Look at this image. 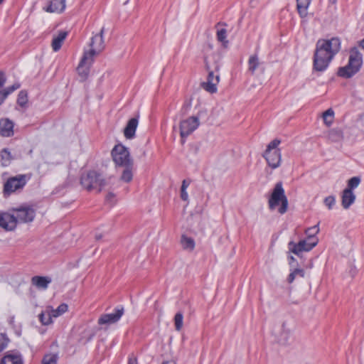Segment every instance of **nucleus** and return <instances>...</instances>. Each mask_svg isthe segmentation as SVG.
<instances>
[{
  "instance_id": "obj_34",
  "label": "nucleus",
  "mask_w": 364,
  "mask_h": 364,
  "mask_svg": "<svg viewBox=\"0 0 364 364\" xmlns=\"http://www.w3.org/2000/svg\"><path fill=\"white\" fill-rule=\"evenodd\" d=\"M38 318L43 325H49L53 322V316L47 309L39 314Z\"/></svg>"
},
{
  "instance_id": "obj_45",
  "label": "nucleus",
  "mask_w": 364,
  "mask_h": 364,
  "mask_svg": "<svg viewBox=\"0 0 364 364\" xmlns=\"http://www.w3.org/2000/svg\"><path fill=\"white\" fill-rule=\"evenodd\" d=\"M6 82V77L4 74L0 71V88L4 86Z\"/></svg>"
},
{
  "instance_id": "obj_2",
  "label": "nucleus",
  "mask_w": 364,
  "mask_h": 364,
  "mask_svg": "<svg viewBox=\"0 0 364 364\" xmlns=\"http://www.w3.org/2000/svg\"><path fill=\"white\" fill-rule=\"evenodd\" d=\"M319 232L318 225H314L308 228L305 232L308 235L307 240H300L298 243L290 241L288 243V248L289 252L296 255H299L302 252H309L318 243V239L314 237Z\"/></svg>"
},
{
  "instance_id": "obj_25",
  "label": "nucleus",
  "mask_w": 364,
  "mask_h": 364,
  "mask_svg": "<svg viewBox=\"0 0 364 364\" xmlns=\"http://www.w3.org/2000/svg\"><path fill=\"white\" fill-rule=\"evenodd\" d=\"M222 23H219L217 25V39L221 42L224 46H226L228 41L226 40L227 31L225 28H221Z\"/></svg>"
},
{
  "instance_id": "obj_30",
  "label": "nucleus",
  "mask_w": 364,
  "mask_h": 364,
  "mask_svg": "<svg viewBox=\"0 0 364 364\" xmlns=\"http://www.w3.org/2000/svg\"><path fill=\"white\" fill-rule=\"evenodd\" d=\"M290 333V329L287 327L285 323H283L282 325V331L278 337V341L282 344H285L289 338Z\"/></svg>"
},
{
  "instance_id": "obj_42",
  "label": "nucleus",
  "mask_w": 364,
  "mask_h": 364,
  "mask_svg": "<svg viewBox=\"0 0 364 364\" xmlns=\"http://www.w3.org/2000/svg\"><path fill=\"white\" fill-rule=\"evenodd\" d=\"M181 198L184 201H188V194L186 190L181 189Z\"/></svg>"
},
{
  "instance_id": "obj_31",
  "label": "nucleus",
  "mask_w": 364,
  "mask_h": 364,
  "mask_svg": "<svg viewBox=\"0 0 364 364\" xmlns=\"http://www.w3.org/2000/svg\"><path fill=\"white\" fill-rule=\"evenodd\" d=\"M47 309L53 318H56L68 311V306L65 304H62L55 309H51L50 307H47Z\"/></svg>"
},
{
  "instance_id": "obj_32",
  "label": "nucleus",
  "mask_w": 364,
  "mask_h": 364,
  "mask_svg": "<svg viewBox=\"0 0 364 364\" xmlns=\"http://www.w3.org/2000/svg\"><path fill=\"white\" fill-rule=\"evenodd\" d=\"M260 62L256 55H251L248 60V70L253 74L255 70L259 68Z\"/></svg>"
},
{
  "instance_id": "obj_7",
  "label": "nucleus",
  "mask_w": 364,
  "mask_h": 364,
  "mask_svg": "<svg viewBox=\"0 0 364 364\" xmlns=\"http://www.w3.org/2000/svg\"><path fill=\"white\" fill-rule=\"evenodd\" d=\"M11 211L14 213L16 224L31 223L36 217V210L32 205L28 204L13 208Z\"/></svg>"
},
{
  "instance_id": "obj_12",
  "label": "nucleus",
  "mask_w": 364,
  "mask_h": 364,
  "mask_svg": "<svg viewBox=\"0 0 364 364\" xmlns=\"http://www.w3.org/2000/svg\"><path fill=\"white\" fill-rule=\"evenodd\" d=\"M200 125L199 118L198 117H190L180 122V135L182 139V144L185 142V139L192 134Z\"/></svg>"
},
{
  "instance_id": "obj_33",
  "label": "nucleus",
  "mask_w": 364,
  "mask_h": 364,
  "mask_svg": "<svg viewBox=\"0 0 364 364\" xmlns=\"http://www.w3.org/2000/svg\"><path fill=\"white\" fill-rule=\"evenodd\" d=\"M124 171L121 176V180L124 182L129 183L132 180L133 178V173H132V169L133 166H127V167H123Z\"/></svg>"
},
{
  "instance_id": "obj_23",
  "label": "nucleus",
  "mask_w": 364,
  "mask_h": 364,
  "mask_svg": "<svg viewBox=\"0 0 364 364\" xmlns=\"http://www.w3.org/2000/svg\"><path fill=\"white\" fill-rule=\"evenodd\" d=\"M65 9V0H53L46 11L48 12H62Z\"/></svg>"
},
{
  "instance_id": "obj_26",
  "label": "nucleus",
  "mask_w": 364,
  "mask_h": 364,
  "mask_svg": "<svg viewBox=\"0 0 364 364\" xmlns=\"http://www.w3.org/2000/svg\"><path fill=\"white\" fill-rule=\"evenodd\" d=\"M334 116V111L331 108L328 109L322 114L323 122L327 127H330L333 124Z\"/></svg>"
},
{
  "instance_id": "obj_10",
  "label": "nucleus",
  "mask_w": 364,
  "mask_h": 364,
  "mask_svg": "<svg viewBox=\"0 0 364 364\" xmlns=\"http://www.w3.org/2000/svg\"><path fill=\"white\" fill-rule=\"evenodd\" d=\"M30 177L26 174H19L7 179L4 186L5 194L10 195L16 191L22 190Z\"/></svg>"
},
{
  "instance_id": "obj_38",
  "label": "nucleus",
  "mask_w": 364,
  "mask_h": 364,
  "mask_svg": "<svg viewBox=\"0 0 364 364\" xmlns=\"http://www.w3.org/2000/svg\"><path fill=\"white\" fill-rule=\"evenodd\" d=\"M28 99H27V93L24 91H21L18 93L17 102L18 104L23 107L27 103Z\"/></svg>"
},
{
  "instance_id": "obj_20",
  "label": "nucleus",
  "mask_w": 364,
  "mask_h": 364,
  "mask_svg": "<svg viewBox=\"0 0 364 364\" xmlns=\"http://www.w3.org/2000/svg\"><path fill=\"white\" fill-rule=\"evenodd\" d=\"M51 282V279L48 277L35 276L31 279V283L38 289H46L48 285Z\"/></svg>"
},
{
  "instance_id": "obj_53",
  "label": "nucleus",
  "mask_w": 364,
  "mask_h": 364,
  "mask_svg": "<svg viewBox=\"0 0 364 364\" xmlns=\"http://www.w3.org/2000/svg\"><path fill=\"white\" fill-rule=\"evenodd\" d=\"M4 0H0V4L4 1Z\"/></svg>"
},
{
  "instance_id": "obj_29",
  "label": "nucleus",
  "mask_w": 364,
  "mask_h": 364,
  "mask_svg": "<svg viewBox=\"0 0 364 364\" xmlns=\"http://www.w3.org/2000/svg\"><path fill=\"white\" fill-rule=\"evenodd\" d=\"M305 276V272L303 269L301 268H294V269H291V272L287 277V282L289 284H291L296 277H299L301 278H304Z\"/></svg>"
},
{
  "instance_id": "obj_40",
  "label": "nucleus",
  "mask_w": 364,
  "mask_h": 364,
  "mask_svg": "<svg viewBox=\"0 0 364 364\" xmlns=\"http://www.w3.org/2000/svg\"><path fill=\"white\" fill-rule=\"evenodd\" d=\"M19 87H20V84L16 82V83H14L13 85L7 87L6 89H4L3 91L6 95V96H8L9 95H10L11 93H12L14 91L18 89Z\"/></svg>"
},
{
  "instance_id": "obj_11",
  "label": "nucleus",
  "mask_w": 364,
  "mask_h": 364,
  "mask_svg": "<svg viewBox=\"0 0 364 364\" xmlns=\"http://www.w3.org/2000/svg\"><path fill=\"white\" fill-rule=\"evenodd\" d=\"M97 55H98V54L94 53L90 48L84 50L82 57L77 68L79 75L83 80L87 78L90 68L94 62V58Z\"/></svg>"
},
{
  "instance_id": "obj_14",
  "label": "nucleus",
  "mask_w": 364,
  "mask_h": 364,
  "mask_svg": "<svg viewBox=\"0 0 364 364\" xmlns=\"http://www.w3.org/2000/svg\"><path fill=\"white\" fill-rule=\"evenodd\" d=\"M16 225L13 212L10 210L6 213H0V227L6 230H13Z\"/></svg>"
},
{
  "instance_id": "obj_8",
  "label": "nucleus",
  "mask_w": 364,
  "mask_h": 364,
  "mask_svg": "<svg viewBox=\"0 0 364 364\" xmlns=\"http://www.w3.org/2000/svg\"><path fill=\"white\" fill-rule=\"evenodd\" d=\"M82 186L88 191L96 189L100 192L105 186L106 182L95 171H90L81 177Z\"/></svg>"
},
{
  "instance_id": "obj_5",
  "label": "nucleus",
  "mask_w": 364,
  "mask_h": 364,
  "mask_svg": "<svg viewBox=\"0 0 364 364\" xmlns=\"http://www.w3.org/2000/svg\"><path fill=\"white\" fill-rule=\"evenodd\" d=\"M205 67L208 70L207 81L201 84L202 87L209 93H215L218 90V85L220 82V75L218 72L220 65L218 60H215L214 65H211L209 58L205 59Z\"/></svg>"
},
{
  "instance_id": "obj_51",
  "label": "nucleus",
  "mask_w": 364,
  "mask_h": 364,
  "mask_svg": "<svg viewBox=\"0 0 364 364\" xmlns=\"http://www.w3.org/2000/svg\"><path fill=\"white\" fill-rule=\"evenodd\" d=\"M102 235H96V239H97V240H100V239H101V238H102Z\"/></svg>"
},
{
  "instance_id": "obj_44",
  "label": "nucleus",
  "mask_w": 364,
  "mask_h": 364,
  "mask_svg": "<svg viewBox=\"0 0 364 364\" xmlns=\"http://www.w3.org/2000/svg\"><path fill=\"white\" fill-rule=\"evenodd\" d=\"M190 183H191V181L189 180H186V179L183 180L182 181L181 189V190H187V188L189 186Z\"/></svg>"
},
{
  "instance_id": "obj_48",
  "label": "nucleus",
  "mask_w": 364,
  "mask_h": 364,
  "mask_svg": "<svg viewBox=\"0 0 364 364\" xmlns=\"http://www.w3.org/2000/svg\"><path fill=\"white\" fill-rule=\"evenodd\" d=\"M289 264H291L292 262H294L296 260L293 256H290L289 257Z\"/></svg>"
},
{
  "instance_id": "obj_24",
  "label": "nucleus",
  "mask_w": 364,
  "mask_h": 364,
  "mask_svg": "<svg viewBox=\"0 0 364 364\" xmlns=\"http://www.w3.org/2000/svg\"><path fill=\"white\" fill-rule=\"evenodd\" d=\"M327 138L331 142H339L343 139V134L340 129H332L328 132Z\"/></svg>"
},
{
  "instance_id": "obj_39",
  "label": "nucleus",
  "mask_w": 364,
  "mask_h": 364,
  "mask_svg": "<svg viewBox=\"0 0 364 364\" xmlns=\"http://www.w3.org/2000/svg\"><path fill=\"white\" fill-rule=\"evenodd\" d=\"M336 199L334 196H330L324 199V204L328 207V209H331L335 205Z\"/></svg>"
},
{
  "instance_id": "obj_27",
  "label": "nucleus",
  "mask_w": 364,
  "mask_h": 364,
  "mask_svg": "<svg viewBox=\"0 0 364 364\" xmlns=\"http://www.w3.org/2000/svg\"><path fill=\"white\" fill-rule=\"evenodd\" d=\"M181 244L184 250L188 251H192L195 247L194 240L186 235L181 237Z\"/></svg>"
},
{
  "instance_id": "obj_52",
  "label": "nucleus",
  "mask_w": 364,
  "mask_h": 364,
  "mask_svg": "<svg viewBox=\"0 0 364 364\" xmlns=\"http://www.w3.org/2000/svg\"><path fill=\"white\" fill-rule=\"evenodd\" d=\"M331 2H332L333 4H335L336 0H329Z\"/></svg>"
},
{
  "instance_id": "obj_6",
  "label": "nucleus",
  "mask_w": 364,
  "mask_h": 364,
  "mask_svg": "<svg viewBox=\"0 0 364 364\" xmlns=\"http://www.w3.org/2000/svg\"><path fill=\"white\" fill-rule=\"evenodd\" d=\"M280 144L281 141L278 139L272 140L268 144L262 154L268 166L272 169L277 168L281 165L282 154L281 150L278 148Z\"/></svg>"
},
{
  "instance_id": "obj_41",
  "label": "nucleus",
  "mask_w": 364,
  "mask_h": 364,
  "mask_svg": "<svg viewBox=\"0 0 364 364\" xmlns=\"http://www.w3.org/2000/svg\"><path fill=\"white\" fill-rule=\"evenodd\" d=\"M8 344V339L6 338V336L0 333V352L2 351Z\"/></svg>"
},
{
  "instance_id": "obj_9",
  "label": "nucleus",
  "mask_w": 364,
  "mask_h": 364,
  "mask_svg": "<svg viewBox=\"0 0 364 364\" xmlns=\"http://www.w3.org/2000/svg\"><path fill=\"white\" fill-rule=\"evenodd\" d=\"M112 156L117 166L127 167V166H133V161L130 157L128 149L122 144H117L113 148Z\"/></svg>"
},
{
  "instance_id": "obj_46",
  "label": "nucleus",
  "mask_w": 364,
  "mask_h": 364,
  "mask_svg": "<svg viewBox=\"0 0 364 364\" xmlns=\"http://www.w3.org/2000/svg\"><path fill=\"white\" fill-rule=\"evenodd\" d=\"M128 364H138L136 358L134 355H131L129 358Z\"/></svg>"
},
{
  "instance_id": "obj_43",
  "label": "nucleus",
  "mask_w": 364,
  "mask_h": 364,
  "mask_svg": "<svg viewBox=\"0 0 364 364\" xmlns=\"http://www.w3.org/2000/svg\"><path fill=\"white\" fill-rule=\"evenodd\" d=\"M115 196L112 193H109L106 196V200L109 203H114Z\"/></svg>"
},
{
  "instance_id": "obj_49",
  "label": "nucleus",
  "mask_w": 364,
  "mask_h": 364,
  "mask_svg": "<svg viewBox=\"0 0 364 364\" xmlns=\"http://www.w3.org/2000/svg\"><path fill=\"white\" fill-rule=\"evenodd\" d=\"M360 46L364 50V39L360 41Z\"/></svg>"
},
{
  "instance_id": "obj_17",
  "label": "nucleus",
  "mask_w": 364,
  "mask_h": 364,
  "mask_svg": "<svg viewBox=\"0 0 364 364\" xmlns=\"http://www.w3.org/2000/svg\"><path fill=\"white\" fill-rule=\"evenodd\" d=\"M1 364H23V359L17 353L8 352L1 358Z\"/></svg>"
},
{
  "instance_id": "obj_22",
  "label": "nucleus",
  "mask_w": 364,
  "mask_h": 364,
  "mask_svg": "<svg viewBox=\"0 0 364 364\" xmlns=\"http://www.w3.org/2000/svg\"><path fill=\"white\" fill-rule=\"evenodd\" d=\"M311 0H296V8L301 18H304L308 15L307 9Z\"/></svg>"
},
{
  "instance_id": "obj_4",
  "label": "nucleus",
  "mask_w": 364,
  "mask_h": 364,
  "mask_svg": "<svg viewBox=\"0 0 364 364\" xmlns=\"http://www.w3.org/2000/svg\"><path fill=\"white\" fill-rule=\"evenodd\" d=\"M288 199L285 195L284 189L282 182L275 184L272 192L268 200V205L270 210H275L277 207L280 214H284L288 209Z\"/></svg>"
},
{
  "instance_id": "obj_19",
  "label": "nucleus",
  "mask_w": 364,
  "mask_h": 364,
  "mask_svg": "<svg viewBox=\"0 0 364 364\" xmlns=\"http://www.w3.org/2000/svg\"><path fill=\"white\" fill-rule=\"evenodd\" d=\"M137 126L138 119L136 117L129 119L124 130V136L127 139H132L135 135Z\"/></svg>"
},
{
  "instance_id": "obj_36",
  "label": "nucleus",
  "mask_w": 364,
  "mask_h": 364,
  "mask_svg": "<svg viewBox=\"0 0 364 364\" xmlns=\"http://www.w3.org/2000/svg\"><path fill=\"white\" fill-rule=\"evenodd\" d=\"M360 183V178L354 176L348 181V185L346 189H350V191H353L354 188H356Z\"/></svg>"
},
{
  "instance_id": "obj_1",
  "label": "nucleus",
  "mask_w": 364,
  "mask_h": 364,
  "mask_svg": "<svg viewBox=\"0 0 364 364\" xmlns=\"http://www.w3.org/2000/svg\"><path fill=\"white\" fill-rule=\"evenodd\" d=\"M340 49L341 41L338 38L318 40L314 58V69L317 71L325 70Z\"/></svg>"
},
{
  "instance_id": "obj_18",
  "label": "nucleus",
  "mask_w": 364,
  "mask_h": 364,
  "mask_svg": "<svg viewBox=\"0 0 364 364\" xmlns=\"http://www.w3.org/2000/svg\"><path fill=\"white\" fill-rule=\"evenodd\" d=\"M341 198V204L345 209H348L355 200V195L350 189H344Z\"/></svg>"
},
{
  "instance_id": "obj_13",
  "label": "nucleus",
  "mask_w": 364,
  "mask_h": 364,
  "mask_svg": "<svg viewBox=\"0 0 364 364\" xmlns=\"http://www.w3.org/2000/svg\"><path fill=\"white\" fill-rule=\"evenodd\" d=\"M104 32L105 28H102L100 33L93 36L91 38V41L89 44L90 48L93 50L94 53L100 54L105 48L104 42Z\"/></svg>"
},
{
  "instance_id": "obj_16",
  "label": "nucleus",
  "mask_w": 364,
  "mask_h": 364,
  "mask_svg": "<svg viewBox=\"0 0 364 364\" xmlns=\"http://www.w3.org/2000/svg\"><path fill=\"white\" fill-rule=\"evenodd\" d=\"M14 123L8 119L0 120V135L2 136H11L14 134Z\"/></svg>"
},
{
  "instance_id": "obj_35",
  "label": "nucleus",
  "mask_w": 364,
  "mask_h": 364,
  "mask_svg": "<svg viewBox=\"0 0 364 364\" xmlns=\"http://www.w3.org/2000/svg\"><path fill=\"white\" fill-rule=\"evenodd\" d=\"M58 355L56 354H47L42 360V364H57Z\"/></svg>"
},
{
  "instance_id": "obj_50",
  "label": "nucleus",
  "mask_w": 364,
  "mask_h": 364,
  "mask_svg": "<svg viewBox=\"0 0 364 364\" xmlns=\"http://www.w3.org/2000/svg\"><path fill=\"white\" fill-rule=\"evenodd\" d=\"M163 364H176L175 363H171L170 361H164Z\"/></svg>"
},
{
  "instance_id": "obj_15",
  "label": "nucleus",
  "mask_w": 364,
  "mask_h": 364,
  "mask_svg": "<svg viewBox=\"0 0 364 364\" xmlns=\"http://www.w3.org/2000/svg\"><path fill=\"white\" fill-rule=\"evenodd\" d=\"M124 314V309H117L114 313L103 314L98 320L99 324H111L118 321Z\"/></svg>"
},
{
  "instance_id": "obj_47",
  "label": "nucleus",
  "mask_w": 364,
  "mask_h": 364,
  "mask_svg": "<svg viewBox=\"0 0 364 364\" xmlns=\"http://www.w3.org/2000/svg\"><path fill=\"white\" fill-rule=\"evenodd\" d=\"M7 97L6 95L4 93V92L0 91V105L4 102L5 99Z\"/></svg>"
},
{
  "instance_id": "obj_28",
  "label": "nucleus",
  "mask_w": 364,
  "mask_h": 364,
  "mask_svg": "<svg viewBox=\"0 0 364 364\" xmlns=\"http://www.w3.org/2000/svg\"><path fill=\"white\" fill-rule=\"evenodd\" d=\"M1 164L4 166H9L13 160V156L8 149H4L0 152Z\"/></svg>"
},
{
  "instance_id": "obj_37",
  "label": "nucleus",
  "mask_w": 364,
  "mask_h": 364,
  "mask_svg": "<svg viewBox=\"0 0 364 364\" xmlns=\"http://www.w3.org/2000/svg\"><path fill=\"white\" fill-rule=\"evenodd\" d=\"M183 314L180 312L177 313L174 317V324L176 331H180L183 327Z\"/></svg>"
},
{
  "instance_id": "obj_21",
  "label": "nucleus",
  "mask_w": 364,
  "mask_h": 364,
  "mask_svg": "<svg viewBox=\"0 0 364 364\" xmlns=\"http://www.w3.org/2000/svg\"><path fill=\"white\" fill-rule=\"evenodd\" d=\"M68 36V32L61 31L53 38L51 46L53 50L56 52L59 50L62 44Z\"/></svg>"
},
{
  "instance_id": "obj_3",
  "label": "nucleus",
  "mask_w": 364,
  "mask_h": 364,
  "mask_svg": "<svg viewBox=\"0 0 364 364\" xmlns=\"http://www.w3.org/2000/svg\"><path fill=\"white\" fill-rule=\"evenodd\" d=\"M362 65V54L357 48H353L350 50L348 64L339 68L338 75L344 78H350L360 70Z\"/></svg>"
}]
</instances>
